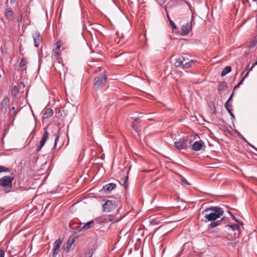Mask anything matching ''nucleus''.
<instances>
[{"label": "nucleus", "instance_id": "f257e3e1", "mask_svg": "<svg viewBox=\"0 0 257 257\" xmlns=\"http://www.w3.org/2000/svg\"><path fill=\"white\" fill-rule=\"evenodd\" d=\"M222 209L218 206L211 207L205 209L202 214L207 221H212L219 218L223 214Z\"/></svg>", "mask_w": 257, "mask_h": 257}, {"label": "nucleus", "instance_id": "f03ea898", "mask_svg": "<svg viewBox=\"0 0 257 257\" xmlns=\"http://www.w3.org/2000/svg\"><path fill=\"white\" fill-rule=\"evenodd\" d=\"M197 61L189 59L186 54L179 57L176 59L175 66L183 69H188L195 65Z\"/></svg>", "mask_w": 257, "mask_h": 257}, {"label": "nucleus", "instance_id": "7ed1b4c3", "mask_svg": "<svg viewBox=\"0 0 257 257\" xmlns=\"http://www.w3.org/2000/svg\"><path fill=\"white\" fill-rule=\"evenodd\" d=\"M56 48L54 49V56L55 57L56 60L58 61L57 63L54 64L53 67L54 69L58 73L61 75V70L63 71V72L65 73L63 68V64L61 62V59L59 57L60 55V49L61 47V44L60 42H57L56 43Z\"/></svg>", "mask_w": 257, "mask_h": 257}, {"label": "nucleus", "instance_id": "20e7f679", "mask_svg": "<svg viewBox=\"0 0 257 257\" xmlns=\"http://www.w3.org/2000/svg\"><path fill=\"white\" fill-rule=\"evenodd\" d=\"M107 77L105 75V72L103 71L99 74L94 79L93 88L97 90L104 87L106 83Z\"/></svg>", "mask_w": 257, "mask_h": 257}, {"label": "nucleus", "instance_id": "39448f33", "mask_svg": "<svg viewBox=\"0 0 257 257\" xmlns=\"http://www.w3.org/2000/svg\"><path fill=\"white\" fill-rule=\"evenodd\" d=\"M14 177L5 176L0 178V186L5 188L6 192H9L12 188Z\"/></svg>", "mask_w": 257, "mask_h": 257}, {"label": "nucleus", "instance_id": "423d86ee", "mask_svg": "<svg viewBox=\"0 0 257 257\" xmlns=\"http://www.w3.org/2000/svg\"><path fill=\"white\" fill-rule=\"evenodd\" d=\"M116 202L113 200H106L103 204V211L105 212H111L116 208Z\"/></svg>", "mask_w": 257, "mask_h": 257}, {"label": "nucleus", "instance_id": "0eeeda50", "mask_svg": "<svg viewBox=\"0 0 257 257\" xmlns=\"http://www.w3.org/2000/svg\"><path fill=\"white\" fill-rule=\"evenodd\" d=\"M193 23L194 24V16H192L191 21L190 24L187 23L185 25H182L181 28V34L183 36L188 35L190 32L192 30Z\"/></svg>", "mask_w": 257, "mask_h": 257}, {"label": "nucleus", "instance_id": "6e6552de", "mask_svg": "<svg viewBox=\"0 0 257 257\" xmlns=\"http://www.w3.org/2000/svg\"><path fill=\"white\" fill-rule=\"evenodd\" d=\"M175 147L179 150L186 149L187 148V140L185 138H181L178 141L174 143Z\"/></svg>", "mask_w": 257, "mask_h": 257}, {"label": "nucleus", "instance_id": "1a4fd4ad", "mask_svg": "<svg viewBox=\"0 0 257 257\" xmlns=\"http://www.w3.org/2000/svg\"><path fill=\"white\" fill-rule=\"evenodd\" d=\"M49 138V133L47 131V127L44 128V134L42 136V139L40 142V145L37 149V152H39L41 150L42 148L44 146L46 141Z\"/></svg>", "mask_w": 257, "mask_h": 257}, {"label": "nucleus", "instance_id": "9d476101", "mask_svg": "<svg viewBox=\"0 0 257 257\" xmlns=\"http://www.w3.org/2000/svg\"><path fill=\"white\" fill-rule=\"evenodd\" d=\"M62 243V241L60 239H58L54 242L53 244V248L52 249V257H56L59 252V248L61 246Z\"/></svg>", "mask_w": 257, "mask_h": 257}, {"label": "nucleus", "instance_id": "9b49d317", "mask_svg": "<svg viewBox=\"0 0 257 257\" xmlns=\"http://www.w3.org/2000/svg\"><path fill=\"white\" fill-rule=\"evenodd\" d=\"M10 106V99L6 96L2 101L0 110L3 113H6Z\"/></svg>", "mask_w": 257, "mask_h": 257}, {"label": "nucleus", "instance_id": "f8f14e48", "mask_svg": "<svg viewBox=\"0 0 257 257\" xmlns=\"http://www.w3.org/2000/svg\"><path fill=\"white\" fill-rule=\"evenodd\" d=\"M132 127L138 136H141V126L139 118H135L132 123Z\"/></svg>", "mask_w": 257, "mask_h": 257}, {"label": "nucleus", "instance_id": "ddd939ff", "mask_svg": "<svg viewBox=\"0 0 257 257\" xmlns=\"http://www.w3.org/2000/svg\"><path fill=\"white\" fill-rule=\"evenodd\" d=\"M95 225L93 220H91L87 223H83V226L79 227L78 229V231H82L87 230L90 228H93Z\"/></svg>", "mask_w": 257, "mask_h": 257}, {"label": "nucleus", "instance_id": "4468645a", "mask_svg": "<svg viewBox=\"0 0 257 257\" xmlns=\"http://www.w3.org/2000/svg\"><path fill=\"white\" fill-rule=\"evenodd\" d=\"M34 42V45L36 47L39 46L40 43L42 41L41 35L39 32H35L33 36Z\"/></svg>", "mask_w": 257, "mask_h": 257}, {"label": "nucleus", "instance_id": "2eb2a0df", "mask_svg": "<svg viewBox=\"0 0 257 257\" xmlns=\"http://www.w3.org/2000/svg\"><path fill=\"white\" fill-rule=\"evenodd\" d=\"M116 187V185L114 183H110L106 184L103 187L102 190L106 193H109L110 192Z\"/></svg>", "mask_w": 257, "mask_h": 257}, {"label": "nucleus", "instance_id": "dca6fc26", "mask_svg": "<svg viewBox=\"0 0 257 257\" xmlns=\"http://www.w3.org/2000/svg\"><path fill=\"white\" fill-rule=\"evenodd\" d=\"M74 241H75V237H73L72 238H69L67 240L66 246L65 245H63L64 250L66 252H69L70 247H71L72 245L73 244Z\"/></svg>", "mask_w": 257, "mask_h": 257}, {"label": "nucleus", "instance_id": "f3484780", "mask_svg": "<svg viewBox=\"0 0 257 257\" xmlns=\"http://www.w3.org/2000/svg\"><path fill=\"white\" fill-rule=\"evenodd\" d=\"M203 143L202 141H196L192 146V149L195 151H200L203 147Z\"/></svg>", "mask_w": 257, "mask_h": 257}, {"label": "nucleus", "instance_id": "a211bd4d", "mask_svg": "<svg viewBox=\"0 0 257 257\" xmlns=\"http://www.w3.org/2000/svg\"><path fill=\"white\" fill-rule=\"evenodd\" d=\"M227 87V84L225 81L220 82L218 86V91L219 94H222Z\"/></svg>", "mask_w": 257, "mask_h": 257}, {"label": "nucleus", "instance_id": "6ab92c4d", "mask_svg": "<svg viewBox=\"0 0 257 257\" xmlns=\"http://www.w3.org/2000/svg\"><path fill=\"white\" fill-rule=\"evenodd\" d=\"M14 16V13L11 10V8H8L6 10V13H5V17L6 18L9 20H11Z\"/></svg>", "mask_w": 257, "mask_h": 257}, {"label": "nucleus", "instance_id": "aec40b11", "mask_svg": "<svg viewBox=\"0 0 257 257\" xmlns=\"http://www.w3.org/2000/svg\"><path fill=\"white\" fill-rule=\"evenodd\" d=\"M223 220H224V218H222V219H221L220 220H217V221L213 220L210 223L209 225L211 228H213L218 225H221L223 222Z\"/></svg>", "mask_w": 257, "mask_h": 257}, {"label": "nucleus", "instance_id": "412c9836", "mask_svg": "<svg viewBox=\"0 0 257 257\" xmlns=\"http://www.w3.org/2000/svg\"><path fill=\"white\" fill-rule=\"evenodd\" d=\"M231 67L229 66H227L225 67L223 70L222 71L221 73V76H224L227 74L231 72Z\"/></svg>", "mask_w": 257, "mask_h": 257}, {"label": "nucleus", "instance_id": "4be33fe9", "mask_svg": "<svg viewBox=\"0 0 257 257\" xmlns=\"http://www.w3.org/2000/svg\"><path fill=\"white\" fill-rule=\"evenodd\" d=\"M53 110L50 108L47 109L43 114L44 118H48L53 115Z\"/></svg>", "mask_w": 257, "mask_h": 257}, {"label": "nucleus", "instance_id": "5701e85b", "mask_svg": "<svg viewBox=\"0 0 257 257\" xmlns=\"http://www.w3.org/2000/svg\"><path fill=\"white\" fill-rule=\"evenodd\" d=\"M19 93V88L17 86H14L11 90L12 95L14 97H16Z\"/></svg>", "mask_w": 257, "mask_h": 257}, {"label": "nucleus", "instance_id": "b1692460", "mask_svg": "<svg viewBox=\"0 0 257 257\" xmlns=\"http://www.w3.org/2000/svg\"><path fill=\"white\" fill-rule=\"evenodd\" d=\"M128 177H125L124 178L122 179L121 181L119 182L120 184L122 185L124 188H126L128 186L127 184Z\"/></svg>", "mask_w": 257, "mask_h": 257}, {"label": "nucleus", "instance_id": "393cba45", "mask_svg": "<svg viewBox=\"0 0 257 257\" xmlns=\"http://www.w3.org/2000/svg\"><path fill=\"white\" fill-rule=\"evenodd\" d=\"M226 227L230 228L232 230H236L239 229V226L237 224H228Z\"/></svg>", "mask_w": 257, "mask_h": 257}, {"label": "nucleus", "instance_id": "a878e982", "mask_svg": "<svg viewBox=\"0 0 257 257\" xmlns=\"http://www.w3.org/2000/svg\"><path fill=\"white\" fill-rule=\"evenodd\" d=\"M256 45H257V37L250 42L249 47L250 48H253Z\"/></svg>", "mask_w": 257, "mask_h": 257}, {"label": "nucleus", "instance_id": "bb28decb", "mask_svg": "<svg viewBox=\"0 0 257 257\" xmlns=\"http://www.w3.org/2000/svg\"><path fill=\"white\" fill-rule=\"evenodd\" d=\"M3 172H10V169L8 168L4 167V166H0V173Z\"/></svg>", "mask_w": 257, "mask_h": 257}, {"label": "nucleus", "instance_id": "cd10ccee", "mask_svg": "<svg viewBox=\"0 0 257 257\" xmlns=\"http://www.w3.org/2000/svg\"><path fill=\"white\" fill-rule=\"evenodd\" d=\"M249 72L250 71H249L246 72V74L244 75V76L243 77H242L241 78V79L240 80V81L238 82L239 85H240L241 84H242L244 79L248 76Z\"/></svg>", "mask_w": 257, "mask_h": 257}, {"label": "nucleus", "instance_id": "c85d7f7f", "mask_svg": "<svg viewBox=\"0 0 257 257\" xmlns=\"http://www.w3.org/2000/svg\"><path fill=\"white\" fill-rule=\"evenodd\" d=\"M27 64V61L24 59H22L20 63V67H23Z\"/></svg>", "mask_w": 257, "mask_h": 257}, {"label": "nucleus", "instance_id": "c756f323", "mask_svg": "<svg viewBox=\"0 0 257 257\" xmlns=\"http://www.w3.org/2000/svg\"><path fill=\"white\" fill-rule=\"evenodd\" d=\"M85 257H91L92 253L90 249H88L84 253Z\"/></svg>", "mask_w": 257, "mask_h": 257}, {"label": "nucleus", "instance_id": "7c9ffc66", "mask_svg": "<svg viewBox=\"0 0 257 257\" xmlns=\"http://www.w3.org/2000/svg\"><path fill=\"white\" fill-rule=\"evenodd\" d=\"M59 139V135L58 134H57L55 137V142H54L53 148H55L56 147L57 142L58 141Z\"/></svg>", "mask_w": 257, "mask_h": 257}, {"label": "nucleus", "instance_id": "2f4dec72", "mask_svg": "<svg viewBox=\"0 0 257 257\" xmlns=\"http://www.w3.org/2000/svg\"><path fill=\"white\" fill-rule=\"evenodd\" d=\"M109 222H116L118 221V220L116 218H114V217H108V218L106 219Z\"/></svg>", "mask_w": 257, "mask_h": 257}, {"label": "nucleus", "instance_id": "473e14b6", "mask_svg": "<svg viewBox=\"0 0 257 257\" xmlns=\"http://www.w3.org/2000/svg\"><path fill=\"white\" fill-rule=\"evenodd\" d=\"M169 21H170V24L172 26L173 29H175V30L177 29V27H176L175 24L170 18H169Z\"/></svg>", "mask_w": 257, "mask_h": 257}, {"label": "nucleus", "instance_id": "72a5a7b5", "mask_svg": "<svg viewBox=\"0 0 257 257\" xmlns=\"http://www.w3.org/2000/svg\"><path fill=\"white\" fill-rule=\"evenodd\" d=\"M231 107V105L229 104V102H228L226 101V102L225 103V107L226 109H228V108H230V107Z\"/></svg>", "mask_w": 257, "mask_h": 257}, {"label": "nucleus", "instance_id": "f704fd0d", "mask_svg": "<svg viewBox=\"0 0 257 257\" xmlns=\"http://www.w3.org/2000/svg\"><path fill=\"white\" fill-rule=\"evenodd\" d=\"M5 251L2 248H0V257H4L5 256Z\"/></svg>", "mask_w": 257, "mask_h": 257}, {"label": "nucleus", "instance_id": "c9c22d12", "mask_svg": "<svg viewBox=\"0 0 257 257\" xmlns=\"http://www.w3.org/2000/svg\"><path fill=\"white\" fill-rule=\"evenodd\" d=\"M249 64H248L246 67V68L245 69V70L242 72V73H241V75H243L244 74V73L246 72V71H248L249 69Z\"/></svg>", "mask_w": 257, "mask_h": 257}, {"label": "nucleus", "instance_id": "e433bc0d", "mask_svg": "<svg viewBox=\"0 0 257 257\" xmlns=\"http://www.w3.org/2000/svg\"><path fill=\"white\" fill-rule=\"evenodd\" d=\"M11 111H13V112H14V115H17V111H16V108H15V107H14V106L12 107V108H11Z\"/></svg>", "mask_w": 257, "mask_h": 257}, {"label": "nucleus", "instance_id": "4c0bfd02", "mask_svg": "<svg viewBox=\"0 0 257 257\" xmlns=\"http://www.w3.org/2000/svg\"><path fill=\"white\" fill-rule=\"evenodd\" d=\"M233 95H234V93L232 92V94H231V95L230 96V97H229V98L228 99V100H227V101L229 102L230 101H231L232 100V97H233Z\"/></svg>", "mask_w": 257, "mask_h": 257}, {"label": "nucleus", "instance_id": "58836bf2", "mask_svg": "<svg viewBox=\"0 0 257 257\" xmlns=\"http://www.w3.org/2000/svg\"><path fill=\"white\" fill-rule=\"evenodd\" d=\"M257 65V60L252 64V65L251 66V68H249V71H250L251 70H252V68L256 65Z\"/></svg>", "mask_w": 257, "mask_h": 257}, {"label": "nucleus", "instance_id": "ea45409f", "mask_svg": "<svg viewBox=\"0 0 257 257\" xmlns=\"http://www.w3.org/2000/svg\"><path fill=\"white\" fill-rule=\"evenodd\" d=\"M231 216L232 219L234 220L236 222H238V220L235 217V216L232 214H231Z\"/></svg>", "mask_w": 257, "mask_h": 257}, {"label": "nucleus", "instance_id": "a19ab883", "mask_svg": "<svg viewBox=\"0 0 257 257\" xmlns=\"http://www.w3.org/2000/svg\"><path fill=\"white\" fill-rule=\"evenodd\" d=\"M215 106L214 105L213 106V108H212V113L213 114L215 113Z\"/></svg>", "mask_w": 257, "mask_h": 257}, {"label": "nucleus", "instance_id": "79ce46f5", "mask_svg": "<svg viewBox=\"0 0 257 257\" xmlns=\"http://www.w3.org/2000/svg\"><path fill=\"white\" fill-rule=\"evenodd\" d=\"M241 139L245 143H248L247 141L243 137V136H241Z\"/></svg>", "mask_w": 257, "mask_h": 257}, {"label": "nucleus", "instance_id": "37998d69", "mask_svg": "<svg viewBox=\"0 0 257 257\" xmlns=\"http://www.w3.org/2000/svg\"><path fill=\"white\" fill-rule=\"evenodd\" d=\"M22 15H21L20 16H19V17H18V21L19 22L21 21V20H22Z\"/></svg>", "mask_w": 257, "mask_h": 257}, {"label": "nucleus", "instance_id": "c03bdc74", "mask_svg": "<svg viewBox=\"0 0 257 257\" xmlns=\"http://www.w3.org/2000/svg\"><path fill=\"white\" fill-rule=\"evenodd\" d=\"M227 110V111L228 112V113L230 114L232 113V109H230V108H228V109H226Z\"/></svg>", "mask_w": 257, "mask_h": 257}, {"label": "nucleus", "instance_id": "a18cd8bd", "mask_svg": "<svg viewBox=\"0 0 257 257\" xmlns=\"http://www.w3.org/2000/svg\"><path fill=\"white\" fill-rule=\"evenodd\" d=\"M247 144H248V145H249L250 147H251V148H252L253 149H254V148H255V147H254V146H253L252 145L250 144V143H249L248 142V143H247Z\"/></svg>", "mask_w": 257, "mask_h": 257}, {"label": "nucleus", "instance_id": "49530a36", "mask_svg": "<svg viewBox=\"0 0 257 257\" xmlns=\"http://www.w3.org/2000/svg\"><path fill=\"white\" fill-rule=\"evenodd\" d=\"M230 115L231 116L232 118H233V119L235 118V116H234V115L233 114V112L232 113L230 114Z\"/></svg>", "mask_w": 257, "mask_h": 257}, {"label": "nucleus", "instance_id": "de8ad7c7", "mask_svg": "<svg viewBox=\"0 0 257 257\" xmlns=\"http://www.w3.org/2000/svg\"><path fill=\"white\" fill-rule=\"evenodd\" d=\"M16 0H10V3L11 4H14L16 2Z\"/></svg>", "mask_w": 257, "mask_h": 257}, {"label": "nucleus", "instance_id": "09e8293b", "mask_svg": "<svg viewBox=\"0 0 257 257\" xmlns=\"http://www.w3.org/2000/svg\"><path fill=\"white\" fill-rule=\"evenodd\" d=\"M239 86H240V85H239V84L238 83V84H237V85L234 87V89H236V88H237L239 87Z\"/></svg>", "mask_w": 257, "mask_h": 257}, {"label": "nucleus", "instance_id": "8fccbe9b", "mask_svg": "<svg viewBox=\"0 0 257 257\" xmlns=\"http://www.w3.org/2000/svg\"><path fill=\"white\" fill-rule=\"evenodd\" d=\"M242 2H243V3H249V1L248 0H242Z\"/></svg>", "mask_w": 257, "mask_h": 257}, {"label": "nucleus", "instance_id": "3c124183", "mask_svg": "<svg viewBox=\"0 0 257 257\" xmlns=\"http://www.w3.org/2000/svg\"><path fill=\"white\" fill-rule=\"evenodd\" d=\"M227 212L231 215V214H232L231 212L229 210H228Z\"/></svg>", "mask_w": 257, "mask_h": 257}, {"label": "nucleus", "instance_id": "603ef678", "mask_svg": "<svg viewBox=\"0 0 257 257\" xmlns=\"http://www.w3.org/2000/svg\"><path fill=\"white\" fill-rule=\"evenodd\" d=\"M238 71H236L235 75H237L238 74Z\"/></svg>", "mask_w": 257, "mask_h": 257}, {"label": "nucleus", "instance_id": "864d4df0", "mask_svg": "<svg viewBox=\"0 0 257 257\" xmlns=\"http://www.w3.org/2000/svg\"><path fill=\"white\" fill-rule=\"evenodd\" d=\"M252 1L257 2V0H252Z\"/></svg>", "mask_w": 257, "mask_h": 257}, {"label": "nucleus", "instance_id": "5fc2aeb1", "mask_svg": "<svg viewBox=\"0 0 257 257\" xmlns=\"http://www.w3.org/2000/svg\"><path fill=\"white\" fill-rule=\"evenodd\" d=\"M254 150L257 151V149L256 148H254Z\"/></svg>", "mask_w": 257, "mask_h": 257}, {"label": "nucleus", "instance_id": "6e6d98bb", "mask_svg": "<svg viewBox=\"0 0 257 257\" xmlns=\"http://www.w3.org/2000/svg\"><path fill=\"white\" fill-rule=\"evenodd\" d=\"M185 182L187 184H188V182H187V181L186 180H185Z\"/></svg>", "mask_w": 257, "mask_h": 257}]
</instances>
